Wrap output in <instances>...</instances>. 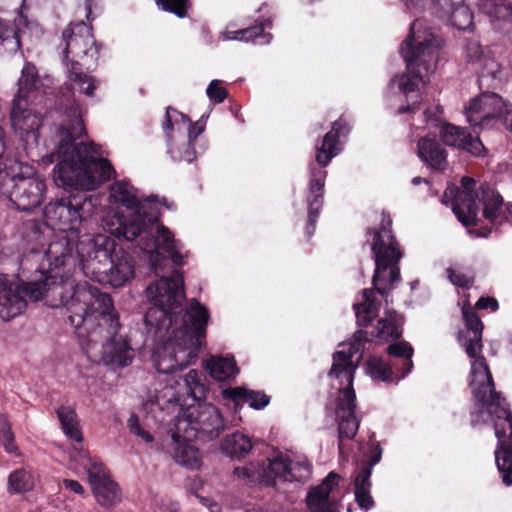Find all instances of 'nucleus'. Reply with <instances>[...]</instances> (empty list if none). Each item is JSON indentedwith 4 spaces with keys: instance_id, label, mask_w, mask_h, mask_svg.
I'll list each match as a JSON object with an SVG mask.
<instances>
[{
    "instance_id": "49",
    "label": "nucleus",
    "mask_w": 512,
    "mask_h": 512,
    "mask_svg": "<svg viewBox=\"0 0 512 512\" xmlns=\"http://www.w3.org/2000/svg\"><path fill=\"white\" fill-rule=\"evenodd\" d=\"M0 442L2 443L4 450L9 453L13 454L15 456H19V448L17 444L15 443V437L12 430L8 431L7 433H4L0 435Z\"/></svg>"
},
{
    "instance_id": "50",
    "label": "nucleus",
    "mask_w": 512,
    "mask_h": 512,
    "mask_svg": "<svg viewBox=\"0 0 512 512\" xmlns=\"http://www.w3.org/2000/svg\"><path fill=\"white\" fill-rule=\"evenodd\" d=\"M204 116H202L196 122H190L188 128V140L189 144H194L199 135H201L205 130V122L203 121Z\"/></svg>"
},
{
    "instance_id": "46",
    "label": "nucleus",
    "mask_w": 512,
    "mask_h": 512,
    "mask_svg": "<svg viewBox=\"0 0 512 512\" xmlns=\"http://www.w3.org/2000/svg\"><path fill=\"white\" fill-rule=\"evenodd\" d=\"M448 278L455 285L463 289H470L473 286L474 278L464 273L448 269Z\"/></svg>"
},
{
    "instance_id": "13",
    "label": "nucleus",
    "mask_w": 512,
    "mask_h": 512,
    "mask_svg": "<svg viewBox=\"0 0 512 512\" xmlns=\"http://www.w3.org/2000/svg\"><path fill=\"white\" fill-rule=\"evenodd\" d=\"M83 270L99 281L108 271L115 254V243L109 237L98 235L87 244L80 242L76 247Z\"/></svg>"
},
{
    "instance_id": "1",
    "label": "nucleus",
    "mask_w": 512,
    "mask_h": 512,
    "mask_svg": "<svg viewBox=\"0 0 512 512\" xmlns=\"http://www.w3.org/2000/svg\"><path fill=\"white\" fill-rule=\"evenodd\" d=\"M86 133L80 107H67L56 132L57 144L50 162L57 161L53 169L56 185L79 191L45 206L44 219L53 230L78 234L82 222L91 216L95 207L86 191L98 188L116 175L108 159L94 156L97 153L94 143H75Z\"/></svg>"
},
{
    "instance_id": "54",
    "label": "nucleus",
    "mask_w": 512,
    "mask_h": 512,
    "mask_svg": "<svg viewBox=\"0 0 512 512\" xmlns=\"http://www.w3.org/2000/svg\"><path fill=\"white\" fill-rule=\"evenodd\" d=\"M463 1L464 0H432L436 8V13L444 9H451L453 5L461 4Z\"/></svg>"
},
{
    "instance_id": "12",
    "label": "nucleus",
    "mask_w": 512,
    "mask_h": 512,
    "mask_svg": "<svg viewBox=\"0 0 512 512\" xmlns=\"http://www.w3.org/2000/svg\"><path fill=\"white\" fill-rule=\"evenodd\" d=\"M401 53L407 72L400 76L398 86L409 100L410 94H419V83H424V78L435 71L439 44L433 36L420 41L414 34H410L401 45Z\"/></svg>"
},
{
    "instance_id": "58",
    "label": "nucleus",
    "mask_w": 512,
    "mask_h": 512,
    "mask_svg": "<svg viewBox=\"0 0 512 512\" xmlns=\"http://www.w3.org/2000/svg\"><path fill=\"white\" fill-rule=\"evenodd\" d=\"M170 107L166 110L165 121L163 122V129L167 134L173 130V122L169 114Z\"/></svg>"
},
{
    "instance_id": "27",
    "label": "nucleus",
    "mask_w": 512,
    "mask_h": 512,
    "mask_svg": "<svg viewBox=\"0 0 512 512\" xmlns=\"http://www.w3.org/2000/svg\"><path fill=\"white\" fill-rule=\"evenodd\" d=\"M356 401H337L336 415L338 418L339 449L343 439H352L357 433L359 422L355 416Z\"/></svg>"
},
{
    "instance_id": "8",
    "label": "nucleus",
    "mask_w": 512,
    "mask_h": 512,
    "mask_svg": "<svg viewBox=\"0 0 512 512\" xmlns=\"http://www.w3.org/2000/svg\"><path fill=\"white\" fill-rule=\"evenodd\" d=\"M65 42L63 62L68 80L78 87V91L87 97H94L100 84L94 76L86 72L96 70L101 44L93 35V28L84 21L71 23L63 31Z\"/></svg>"
},
{
    "instance_id": "7",
    "label": "nucleus",
    "mask_w": 512,
    "mask_h": 512,
    "mask_svg": "<svg viewBox=\"0 0 512 512\" xmlns=\"http://www.w3.org/2000/svg\"><path fill=\"white\" fill-rule=\"evenodd\" d=\"M392 223L390 214L382 211L379 225L366 230V237L372 238L371 250L374 255L375 271L372 277L373 288L364 289L363 302L353 305L359 327H367L379 314L381 303L375 297V292L386 296L401 278L398 264L403 253L392 229Z\"/></svg>"
},
{
    "instance_id": "36",
    "label": "nucleus",
    "mask_w": 512,
    "mask_h": 512,
    "mask_svg": "<svg viewBox=\"0 0 512 512\" xmlns=\"http://www.w3.org/2000/svg\"><path fill=\"white\" fill-rule=\"evenodd\" d=\"M5 27H13V32L16 40H18V47L15 50H0V53H16L21 48V41L25 36L31 37L32 33L39 29V24L35 21L29 20L23 13H19L14 21L6 22Z\"/></svg>"
},
{
    "instance_id": "33",
    "label": "nucleus",
    "mask_w": 512,
    "mask_h": 512,
    "mask_svg": "<svg viewBox=\"0 0 512 512\" xmlns=\"http://www.w3.org/2000/svg\"><path fill=\"white\" fill-rule=\"evenodd\" d=\"M437 14L440 18L449 21L458 30H467L473 26V14L470 8L464 4V1Z\"/></svg>"
},
{
    "instance_id": "9",
    "label": "nucleus",
    "mask_w": 512,
    "mask_h": 512,
    "mask_svg": "<svg viewBox=\"0 0 512 512\" xmlns=\"http://www.w3.org/2000/svg\"><path fill=\"white\" fill-rule=\"evenodd\" d=\"M351 131L348 119L341 115L332 123L328 131L315 144V160L319 167L310 166V180L308 185V195L306 198L308 204V218L306 225V234L310 238L316 229V223L320 211L324 204V191L327 171L324 170L332 159L342 150L340 139L346 137Z\"/></svg>"
},
{
    "instance_id": "51",
    "label": "nucleus",
    "mask_w": 512,
    "mask_h": 512,
    "mask_svg": "<svg viewBox=\"0 0 512 512\" xmlns=\"http://www.w3.org/2000/svg\"><path fill=\"white\" fill-rule=\"evenodd\" d=\"M421 101L420 94H415L411 96V103H408L407 105H402L398 107L396 110L397 115H402L404 113H411L414 114L416 111L419 110V104Z\"/></svg>"
},
{
    "instance_id": "38",
    "label": "nucleus",
    "mask_w": 512,
    "mask_h": 512,
    "mask_svg": "<svg viewBox=\"0 0 512 512\" xmlns=\"http://www.w3.org/2000/svg\"><path fill=\"white\" fill-rule=\"evenodd\" d=\"M174 458L176 462L190 469L199 468L201 465L199 449L187 442L176 447Z\"/></svg>"
},
{
    "instance_id": "59",
    "label": "nucleus",
    "mask_w": 512,
    "mask_h": 512,
    "mask_svg": "<svg viewBox=\"0 0 512 512\" xmlns=\"http://www.w3.org/2000/svg\"><path fill=\"white\" fill-rule=\"evenodd\" d=\"M134 434L141 437L147 443H150L154 440L153 435L148 431L144 430L142 427H140L138 431H136Z\"/></svg>"
},
{
    "instance_id": "64",
    "label": "nucleus",
    "mask_w": 512,
    "mask_h": 512,
    "mask_svg": "<svg viewBox=\"0 0 512 512\" xmlns=\"http://www.w3.org/2000/svg\"><path fill=\"white\" fill-rule=\"evenodd\" d=\"M422 182H427V180H426V179H424V178H421V177H419V176H418V177H414V178L412 179V184H413V185H418V184H420V183H422Z\"/></svg>"
},
{
    "instance_id": "37",
    "label": "nucleus",
    "mask_w": 512,
    "mask_h": 512,
    "mask_svg": "<svg viewBox=\"0 0 512 512\" xmlns=\"http://www.w3.org/2000/svg\"><path fill=\"white\" fill-rule=\"evenodd\" d=\"M265 23L263 21L256 22L254 25H251L246 28H242L235 31H229V38L232 40L239 41H252L254 43H268L272 38L270 33H266L264 31Z\"/></svg>"
},
{
    "instance_id": "15",
    "label": "nucleus",
    "mask_w": 512,
    "mask_h": 512,
    "mask_svg": "<svg viewBox=\"0 0 512 512\" xmlns=\"http://www.w3.org/2000/svg\"><path fill=\"white\" fill-rule=\"evenodd\" d=\"M312 472V465L307 461H292L282 455L269 460L264 481L267 487L280 482H306Z\"/></svg>"
},
{
    "instance_id": "18",
    "label": "nucleus",
    "mask_w": 512,
    "mask_h": 512,
    "mask_svg": "<svg viewBox=\"0 0 512 512\" xmlns=\"http://www.w3.org/2000/svg\"><path fill=\"white\" fill-rule=\"evenodd\" d=\"M357 365L351 360V355L344 351H336L333 354V364L328 373L339 381V396L337 401H356V393L353 388Z\"/></svg>"
},
{
    "instance_id": "3",
    "label": "nucleus",
    "mask_w": 512,
    "mask_h": 512,
    "mask_svg": "<svg viewBox=\"0 0 512 512\" xmlns=\"http://www.w3.org/2000/svg\"><path fill=\"white\" fill-rule=\"evenodd\" d=\"M465 328L457 341L471 361L470 387L474 400L470 411L472 427L493 421L497 446L495 463L505 485H512V411L506 398L497 392L492 373L483 356L484 325L470 304L462 307Z\"/></svg>"
},
{
    "instance_id": "14",
    "label": "nucleus",
    "mask_w": 512,
    "mask_h": 512,
    "mask_svg": "<svg viewBox=\"0 0 512 512\" xmlns=\"http://www.w3.org/2000/svg\"><path fill=\"white\" fill-rule=\"evenodd\" d=\"M187 421L195 431V437L201 441H210L219 437L225 429V421L213 404H199L187 411Z\"/></svg>"
},
{
    "instance_id": "22",
    "label": "nucleus",
    "mask_w": 512,
    "mask_h": 512,
    "mask_svg": "<svg viewBox=\"0 0 512 512\" xmlns=\"http://www.w3.org/2000/svg\"><path fill=\"white\" fill-rule=\"evenodd\" d=\"M135 275L134 257L126 251L115 252L108 271L99 278V282H107L112 287L124 286Z\"/></svg>"
},
{
    "instance_id": "62",
    "label": "nucleus",
    "mask_w": 512,
    "mask_h": 512,
    "mask_svg": "<svg viewBox=\"0 0 512 512\" xmlns=\"http://www.w3.org/2000/svg\"><path fill=\"white\" fill-rule=\"evenodd\" d=\"M6 146L4 141V131L2 127L0 126V159L2 158L4 152H5Z\"/></svg>"
},
{
    "instance_id": "26",
    "label": "nucleus",
    "mask_w": 512,
    "mask_h": 512,
    "mask_svg": "<svg viewBox=\"0 0 512 512\" xmlns=\"http://www.w3.org/2000/svg\"><path fill=\"white\" fill-rule=\"evenodd\" d=\"M405 317L394 309H387L383 318L377 321V326L372 331L371 336L379 340L389 342L398 340L403 335V325Z\"/></svg>"
},
{
    "instance_id": "55",
    "label": "nucleus",
    "mask_w": 512,
    "mask_h": 512,
    "mask_svg": "<svg viewBox=\"0 0 512 512\" xmlns=\"http://www.w3.org/2000/svg\"><path fill=\"white\" fill-rule=\"evenodd\" d=\"M63 485L65 486L66 489H68L76 494L84 495V493H85L83 486L76 480L64 479Z\"/></svg>"
},
{
    "instance_id": "34",
    "label": "nucleus",
    "mask_w": 512,
    "mask_h": 512,
    "mask_svg": "<svg viewBox=\"0 0 512 512\" xmlns=\"http://www.w3.org/2000/svg\"><path fill=\"white\" fill-rule=\"evenodd\" d=\"M207 369L211 377L219 382L234 378L239 373L234 357L213 358L207 363Z\"/></svg>"
},
{
    "instance_id": "48",
    "label": "nucleus",
    "mask_w": 512,
    "mask_h": 512,
    "mask_svg": "<svg viewBox=\"0 0 512 512\" xmlns=\"http://www.w3.org/2000/svg\"><path fill=\"white\" fill-rule=\"evenodd\" d=\"M485 61V66L478 74V82L480 88L484 85V82L488 80V78H491L492 80H495L497 78V75L499 73V65L491 60L488 66L487 60Z\"/></svg>"
},
{
    "instance_id": "20",
    "label": "nucleus",
    "mask_w": 512,
    "mask_h": 512,
    "mask_svg": "<svg viewBox=\"0 0 512 512\" xmlns=\"http://www.w3.org/2000/svg\"><path fill=\"white\" fill-rule=\"evenodd\" d=\"M221 397L225 405H232L235 414L240 413L244 404L254 410H262L270 403V396L264 391L251 390L244 386L223 389Z\"/></svg>"
},
{
    "instance_id": "11",
    "label": "nucleus",
    "mask_w": 512,
    "mask_h": 512,
    "mask_svg": "<svg viewBox=\"0 0 512 512\" xmlns=\"http://www.w3.org/2000/svg\"><path fill=\"white\" fill-rule=\"evenodd\" d=\"M47 185L29 163L15 161L0 169V194L8 198L20 211L39 207L45 197Z\"/></svg>"
},
{
    "instance_id": "41",
    "label": "nucleus",
    "mask_w": 512,
    "mask_h": 512,
    "mask_svg": "<svg viewBox=\"0 0 512 512\" xmlns=\"http://www.w3.org/2000/svg\"><path fill=\"white\" fill-rule=\"evenodd\" d=\"M156 4L163 11L172 13L178 18H185L191 7L190 0H156Z\"/></svg>"
},
{
    "instance_id": "39",
    "label": "nucleus",
    "mask_w": 512,
    "mask_h": 512,
    "mask_svg": "<svg viewBox=\"0 0 512 512\" xmlns=\"http://www.w3.org/2000/svg\"><path fill=\"white\" fill-rule=\"evenodd\" d=\"M266 470L267 466H259L250 463L245 466L235 467L233 474L248 483L260 482L261 484L266 486V483L264 481Z\"/></svg>"
},
{
    "instance_id": "23",
    "label": "nucleus",
    "mask_w": 512,
    "mask_h": 512,
    "mask_svg": "<svg viewBox=\"0 0 512 512\" xmlns=\"http://www.w3.org/2000/svg\"><path fill=\"white\" fill-rule=\"evenodd\" d=\"M417 154L434 171L444 172L448 168V152L435 136L420 138L417 142Z\"/></svg>"
},
{
    "instance_id": "5",
    "label": "nucleus",
    "mask_w": 512,
    "mask_h": 512,
    "mask_svg": "<svg viewBox=\"0 0 512 512\" xmlns=\"http://www.w3.org/2000/svg\"><path fill=\"white\" fill-rule=\"evenodd\" d=\"M70 239L68 235L60 236L51 242L46 255L50 265L49 271L41 272V279L18 283L10 280L7 275L0 276V318L10 320L21 314L27 306V299L39 301L43 297H51L52 307L62 306L67 313V304L75 291L76 286L89 284L88 282L76 283L69 274H61L60 270L73 258V252L79 244Z\"/></svg>"
},
{
    "instance_id": "35",
    "label": "nucleus",
    "mask_w": 512,
    "mask_h": 512,
    "mask_svg": "<svg viewBox=\"0 0 512 512\" xmlns=\"http://www.w3.org/2000/svg\"><path fill=\"white\" fill-rule=\"evenodd\" d=\"M221 447L231 458H242L252 449V442L248 436L235 432L226 436Z\"/></svg>"
},
{
    "instance_id": "4",
    "label": "nucleus",
    "mask_w": 512,
    "mask_h": 512,
    "mask_svg": "<svg viewBox=\"0 0 512 512\" xmlns=\"http://www.w3.org/2000/svg\"><path fill=\"white\" fill-rule=\"evenodd\" d=\"M110 198L126 207L125 213H115L105 220L107 231L126 241L140 240L141 249L148 253L151 270L158 274L170 259L175 266L184 264L174 235L160 223L159 211L142 203L133 187L125 181H115L110 187Z\"/></svg>"
},
{
    "instance_id": "32",
    "label": "nucleus",
    "mask_w": 512,
    "mask_h": 512,
    "mask_svg": "<svg viewBox=\"0 0 512 512\" xmlns=\"http://www.w3.org/2000/svg\"><path fill=\"white\" fill-rule=\"evenodd\" d=\"M56 414L64 434L73 441L82 442L83 435L75 409L62 405L56 409Z\"/></svg>"
},
{
    "instance_id": "47",
    "label": "nucleus",
    "mask_w": 512,
    "mask_h": 512,
    "mask_svg": "<svg viewBox=\"0 0 512 512\" xmlns=\"http://www.w3.org/2000/svg\"><path fill=\"white\" fill-rule=\"evenodd\" d=\"M370 490L371 488L354 489L355 500L361 509L369 510L375 505Z\"/></svg>"
},
{
    "instance_id": "31",
    "label": "nucleus",
    "mask_w": 512,
    "mask_h": 512,
    "mask_svg": "<svg viewBox=\"0 0 512 512\" xmlns=\"http://www.w3.org/2000/svg\"><path fill=\"white\" fill-rule=\"evenodd\" d=\"M382 458V448L379 443L373 444L370 448L368 459L363 461L354 479V489L371 488V475L373 467Z\"/></svg>"
},
{
    "instance_id": "17",
    "label": "nucleus",
    "mask_w": 512,
    "mask_h": 512,
    "mask_svg": "<svg viewBox=\"0 0 512 512\" xmlns=\"http://www.w3.org/2000/svg\"><path fill=\"white\" fill-rule=\"evenodd\" d=\"M506 112H508L507 104L500 95L494 92L481 93L472 99L466 107L467 120L471 125L501 117Z\"/></svg>"
},
{
    "instance_id": "24",
    "label": "nucleus",
    "mask_w": 512,
    "mask_h": 512,
    "mask_svg": "<svg viewBox=\"0 0 512 512\" xmlns=\"http://www.w3.org/2000/svg\"><path fill=\"white\" fill-rule=\"evenodd\" d=\"M339 479V475L332 471L321 484L308 492L306 504L310 512H333L329 497L334 487L338 485Z\"/></svg>"
},
{
    "instance_id": "63",
    "label": "nucleus",
    "mask_w": 512,
    "mask_h": 512,
    "mask_svg": "<svg viewBox=\"0 0 512 512\" xmlns=\"http://www.w3.org/2000/svg\"><path fill=\"white\" fill-rule=\"evenodd\" d=\"M93 0H85L86 18L90 21Z\"/></svg>"
},
{
    "instance_id": "16",
    "label": "nucleus",
    "mask_w": 512,
    "mask_h": 512,
    "mask_svg": "<svg viewBox=\"0 0 512 512\" xmlns=\"http://www.w3.org/2000/svg\"><path fill=\"white\" fill-rule=\"evenodd\" d=\"M87 473L92 492L102 507L111 508L121 501L119 485L111 478L102 463H92Z\"/></svg>"
},
{
    "instance_id": "6",
    "label": "nucleus",
    "mask_w": 512,
    "mask_h": 512,
    "mask_svg": "<svg viewBox=\"0 0 512 512\" xmlns=\"http://www.w3.org/2000/svg\"><path fill=\"white\" fill-rule=\"evenodd\" d=\"M67 302L66 321L80 336L86 334L93 340L99 333L107 341L103 345L102 359L114 368L128 366L134 357L126 337L119 335L121 324L112 297L91 284L74 287Z\"/></svg>"
},
{
    "instance_id": "21",
    "label": "nucleus",
    "mask_w": 512,
    "mask_h": 512,
    "mask_svg": "<svg viewBox=\"0 0 512 512\" xmlns=\"http://www.w3.org/2000/svg\"><path fill=\"white\" fill-rule=\"evenodd\" d=\"M29 102L23 101V99L13 100L10 114L11 125L21 139H26L30 136L36 138V133L42 125L40 116L28 107Z\"/></svg>"
},
{
    "instance_id": "29",
    "label": "nucleus",
    "mask_w": 512,
    "mask_h": 512,
    "mask_svg": "<svg viewBox=\"0 0 512 512\" xmlns=\"http://www.w3.org/2000/svg\"><path fill=\"white\" fill-rule=\"evenodd\" d=\"M386 353L390 356V361H397V366L400 368V375H398V379L405 378L413 369V360L412 357L414 355V348L407 341H397L392 344H389L386 348Z\"/></svg>"
},
{
    "instance_id": "52",
    "label": "nucleus",
    "mask_w": 512,
    "mask_h": 512,
    "mask_svg": "<svg viewBox=\"0 0 512 512\" xmlns=\"http://www.w3.org/2000/svg\"><path fill=\"white\" fill-rule=\"evenodd\" d=\"M475 309L483 310L490 309L492 312H495L499 309V303L494 297H480L475 304Z\"/></svg>"
},
{
    "instance_id": "60",
    "label": "nucleus",
    "mask_w": 512,
    "mask_h": 512,
    "mask_svg": "<svg viewBox=\"0 0 512 512\" xmlns=\"http://www.w3.org/2000/svg\"><path fill=\"white\" fill-rule=\"evenodd\" d=\"M10 430H12L10 423L6 417L0 413V435L7 433Z\"/></svg>"
},
{
    "instance_id": "61",
    "label": "nucleus",
    "mask_w": 512,
    "mask_h": 512,
    "mask_svg": "<svg viewBox=\"0 0 512 512\" xmlns=\"http://www.w3.org/2000/svg\"><path fill=\"white\" fill-rule=\"evenodd\" d=\"M363 348H364V346H358V345H356L355 341H352L348 350H343V351H344V353H348L349 355H351V360L353 361V356L355 354L361 352L363 350Z\"/></svg>"
},
{
    "instance_id": "57",
    "label": "nucleus",
    "mask_w": 512,
    "mask_h": 512,
    "mask_svg": "<svg viewBox=\"0 0 512 512\" xmlns=\"http://www.w3.org/2000/svg\"><path fill=\"white\" fill-rule=\"evenodd\" d=\"M128 427H129L131 433H135L136 431H138V429L141 427V425L139 423V419H138L137 415L133 414L130 416V418L128 419Z\"/></svg>"
},
{
    "instance_id": "19",
    "label": "nucleus",
    "mask_w": 512,
    "mask_h": 512,
    "mask_svg": "<svg viewBox=\"0 0 512 512\" xmlns=\"http://www.w3.org/2000/svg\"><path fill=\"white\" fill-rule=\"evenodd\" d=\"M439 136L446 146L469 152L473 156H484L487 149L478 137H473L467 128L444 122L439 128Z\"/></svg>"
},
{
    "instance_id": "56",
    "label": "nucleus",
    "mask_w": 512,
    "mask_h": 512,
    "mask_svg": "<svg viewBox=\"0 0 512 512\" xmlns=\"http://www.w3.org/2000/svg\"><path fill=\"white\" fill-rule=\"evenodd\" d=\"M353 341H355L358 346H364L365 343L369 341L368 332L362 329L355 331Z\"/></svg>"
},
{
    "instance_id": "40",
    "label": "nucleus",
    "mask_w": 512,
    "mask_h": 512,
    "mask_svg": "<svg viewBox=\"0 0 512 512\" xmlns=\"http://www.w3.org/2000/svg\"><path fill=\"white\" fill-rule=\"evenodd\" d=\"M33 481L30 473L24 469H18L10 473L8 477V488L14 493H21L31 490Z\"/></svg>"
},
{
    "instance_id": "30",
    "label": "nucleus",
    "mask_w": 512,
    "mask_h": 512,
    "mask_svg": "<svg viewBox=\"0 0 512 512\" xmlns=\"http://www.w3.org/2000/svg\"><path fill=\"white\" fill-rule=\"evenodd\" d=\"M41 85L37 68L27 63L22 69L21 76L18 81V93L14 99H23V101L33 102L32 94L36 93Z\"/></svg>"
},
{
    "instance_id": "43",
    "label": "nucleus",
    "mask_w": 512,
    "mask_h": 512,
    "mask_svg": "<svg viewBox=\"0 0 512 512\" xmlns=\"http://www.w3.org/2000/svg\"><path fill=\"white\" fill-rule=\"evenodd\" d=\"M222 84L223 82L221 80L214 79L209 83L206 89L208 98L215 104L224 102V100L229 96L228 90L223 87Z\"/></svg>"
},
{
    "instance_id": "25",
    "label": "nucleus",
    "mask_w": 512,
    "mask_h": 512,
    "mask_svg": "<svg viewBox=\"0 0 512 512\" xmlns=\"http://www.w3.org/2000/svg\"><path fill=\"white\" fill-rule=\"evenodd\" d=\"M339 479V475L332 471L321 484L308 492L306 504L310 512H333L329 497L334 487L338 485Z\"/></svg>"
},
{
    "instance_id": "53",
    "label": "nucleus",
    "mask_w": 512,
    "mask_h": 512,
    "mask_svg": "<svg viewBox=\"0 0 512 512\" xmlns=\"http://www.w3.org/2000/svg\"><path fill=\"white\" fill-rule=\"evenodd\" d=\"M443 109L440 106H436L434 109L428 108L424 111L426 121L428 123L439 122Z\"/></svg>"
},
{
    "instance_id": "28",
    "label": "nucleus",
    "mask_w": 512,
    "mask_h": 512,
    "mask_svg": "<svg viewBox=\"0 0 512 512\" xmlns=\"http://www.w3.org/2000/svg\"><path fill=\"white\" fill-rule=\"evenodd\" d=\"M366 372L375 381H382L385 383H397L398 375H400V368L397 366V361H385L381 357L371 356L366 361Z\"/></svg>"
},
{
    "instance_id": "10",
    "label": "nucleus",
    "mask_w": 512,
    "mask_h": 512,
    "mask_svg": "<svg viewBox=\"0 0 512 512\" xmlns=\"http://www.w3.org/2000/svg\"><path fill=\"white\" fill-rule=\"evenodd\" d=\"M476 181L470 177L461 179V188L448 187L443 194L442 202H451L452 211L457 219L465 226L478 225V211L482 206V215L491 224L500 223L503 204L502 196L489 186L475 189Z\"/></svg>"
},
{
    "instance_id": "2",
    "label": "nucleus",
    "mask_w": 512,
    "mask_h": 512,
    "mask_svg": "<svg viewBox=\"0 0 512 512\" xmlns=\"http://www.w3.org/2000/svg\"><path fill=\"white\" fill-rule=\"evenodd\" d=\"M181 274L161 277L147 287L152 306L144 316L149 332L163 340L153 353L157 372L172 374L186 368L197 356L210 319L208 309L194 300L187 309L181 303L184 297Z\"/></svg>"
},
{
    "instance_id": "45",
    "label": "nucleus",
    "mask_w": 512,
    "mask_h": 512,
    "mask_svg": "<svg viewBox=\"0 0 512 512\" xmlns=\"http://www.w3.org/2000/svg\"><path fill=\"white\" fill-rule=\"evenodd\" d=\"M464 49L467 62L475 63L482 61L483 48L478 41L468 40Z\"/></svg>"
},
{
    "instance_id": "42",
    "label": "nucleus",
    "mask_w": 512,
    "mask_h": 512,
    "mask_svg": "<svg viewBox=\"0 0 512 512\" xmlns=\"http://www.w3.org/2000/svg\"><path fill=\"white\" fill-rule=\"evenodd\" d=\"M6 22L0 18V50H15L18 47V40L13 37V27H5Z\"/></svg>"
},
{
    "instance_id": "44",
    "label": "nucleus",
    "mask_w": 512,
    "mask_h": 512,
    "mask_svg": "<svg viewBox=\"0 0 512 512\" xmlns=\"http://www.w3.org/2000/svg\"><path fill=\"white\" fill-rule=\"evenodd\" d=\"M185 383L189 387V393L197 398V393H203L204 386L201 383V376L195 369H191L185 376Z\"/></svg>"
}]
</instances>
